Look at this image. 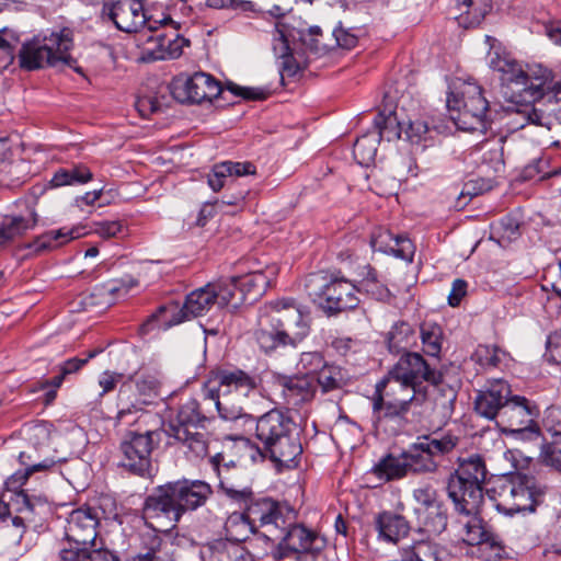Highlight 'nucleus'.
<instances>
[{
    "mask_svg": "<svg viewBox=\"0 0 561 561\" xmlns=\"http://www.w3.org/2000/svg\"><path fill=\"white\" fill-rule=\"evenodd\" d=\"M416 389L388 374L375 386L370 397L373 423L377 432L389 436L400 434L407 424V413L415 399Z\"/></svg>",
    "mask_w": 561,
    "mask_h": 561,
    "instance_id": "6",
    "label": "nucleus"
},
{
    "mask_svg": "<svg viewBox=\"0 0 561 561\" xmlns=\"http://www.w3.org/2000/svg\"><path fill=\"white\" fill-rule=\"evenodd\" d=\"M102 16L126 33L139 32L149 21L140 0H107L103 3Z\"/></svg>",
    "mask_w": 561,
    "mask_h": 561,
    "instance_id": "19",
    "label": "nucleus"
},
{
    "mask_svg": "<svg viewBox=\"0 0 561 561\" xmlns=\"http://www.w3.org/2000/svg\"><path fill=\"white\" fill-rule=\"evenodd\" d=\"M446 104L450 119L459 129L485 133L490 128L489 102L479 84L469 81L455 84Z\"/></svg>",
    "mask_w": 561,
    "mask_h": 561,
    "instance_id": "9",
    "label": "nucleus"
},
{
    "mask_svg": "<svg viewBox=\"0 0 561 561\" xmlns=\"http://www.w3.org/2000/svg\"><path fill=\"white\" fill-rule=\"evenodd\" d=\"M420 337L424 353L431 357L438 358L442 351V328L436 323L424 322L420 327Z\"/></svg>",
    "mask_w": 561,
    "mask_h": 561,
    "instance_id": "52",
    "label": "nucleus"
},
{
    "mask_svg": "<svg viewBox=\"0 0 561 561\" xmlns=\"http://www.w3.org/2000/svg\"><path fill=\"white\" fill-rule=\"evenodd\" d=\"M256 174V167L250 162L224 161L216 163L208 174V184L214 192L220 191L227 183V180L233 176H244Z\"/></svg>",
    "mask_w": 561,
    "mask_h": 561,
    "instance_id": "31",
    "label": "nucleus"
},
{
    "mask_svg": "<svg viewBox=\"0 0 561 561\" xmlns=\"http://www.w3.org/2000/svg\"><path fill=\"white\" fill-rule=\"evenodd\" d=\"M226 89L236 96H240L244 100L261 101L265 100L268 95L267 91L264 89L241 87L233 82H228Z\"/></svg>",
    "mask_w": 561,
    "mask_h": 561,
    "instance_id": "62",
    "label": "nucleus"
},
{
    "mask_svg": "<svg viewBox=\"0 0 561 561\" xmlns=\"http://www.w3.org/2000/svg\"><path fill=\"white\" fill-rule=\"evenodd\" d=\"M447 527V514L443 506H437L425 510L422 526L417 529L421 535H426L431 538L440 535Z\"/></svg>",
    "mask_w": 561,
    "mask_h": 561,
    "instance_id": "50",
    "label": "nucleus"
},
{
    "mask_svg": "<svg viewBox=\"0 0 561 561\" xmlns=\"http://www.w3.org/2000/svg\"><path fill=\"white\" fill-rule=\"evenodd\" d=\"M540 457L543 463L561 472V440L553 439L551 444L543 445Z\"/></svg>",
    "mask_w": 561,
    "mask_h": 561,
    "instance_id": "60",
    "label": "nucleus"
},
{
    "mask_svg": "<svg viewBox=\"0 0 561 561\" xmlns=\"http://www.w3.org/2000/svg\"><path fill=\"white\" fill-rule=\"evenodd\" d=\"M489 65L501 76L502 85L510 93L511 106L507 115L515 128L528 124L543 125L542 111L536 108V102L543 96V91L551 79V71L541 65L523 68L516 60L497 51L489 53Z\"/></svg>",
    "mask_w": 561,
    "mask_h": 561,
    "instance_id": "2",
    "label": "nucleus"
},
{
    "mask_svg": "<svg viewBox=\"0 0 561 561\" xmlns=\"http://www.w3.org/2000/svg\"><path fill=\"white\" fill-rule=\"evenodd\" d=\"M402 454L409 476L432 474L438 470L439 462L430 456L419 439Z\"/></svg>",
    "mask_w": 561,
    "mask_h": 561,
    "instance_id": "35",
    "label": "nucleus"
},
{
    "mask_svg": "<svg viewBox=\"0 0 561 561\" xmlns=\"http://www.w3.org/2000/svg\"><path fill=\"white\" fill-rule=\"evenodd\" d=\"M93 179V173L84 164H72L68 168H61L55 172L50 183L55 187L65 185H79L88 183Z\"/></svg>",
    "mask_w": 561,
    "mask_h": 561,
    "instance_id": "43",
    "label": "nucleus"
},
{
    "mask_svg": "<svg viewBox=\"0 0 561 561\" xmlns=\"http://www.w3.org/2000/svg\"><path fill=\"white\" fill-rule=\"evenodd\" d=\"M547 486L534 477L515 473L505 478L496 490L495 507L505 515L534 512L546 494Z\"/></svg>",
    "mask_w": 561,
    "mask_h": 561,
    "instance_id": "11",
    "label": "nucleus"
},
{
    "mask_svg": "<svg viewBox=\"0 0 561 561\" xmlns=\"http://www.w3.org/2000/svg\"><path fill=\"white\" fill-rule=\"evenodd\" d=\"M273 49L275 55L280 59L279 70L282 78H284L285 76H295L299 70V65L295 60L290 51L288 41L284 32L278 28V25H276L275 27Z\"/></svg>",
    "mask_w": 561,
    "mask_h": 561,
    "instance_id": "41",
    "label": "nucleus"
},
{
    "mask_svg": "<svg viewBox=\"0 0 561 561\" xmlns=\"http://www.w3.org/2000/svg\"><path fill=\"white\" fill-rule=\"evenodd\" d=\"M59 561H119V559L107 549L73 547L62 549Z\"/></svg>",
    "mask_w": 561,
    "mask_h": 561,
    "instance_id": "46",
    "label": "nucleus"
},
{
    "mask_svg": "<svg viewBox=\"0 0 561 561\" xmlns=\"http://www.w3.org/2000/svg\"><path fill=\"white\" fill-rule=\"evenodd\" d=\"M256 386L255 377L241 369H224L204 383L202 392L205 401H208L224 420H245L253 423L243 404Z\"/></svg>",
    "mask_w": 561,
    "mask_h": 561,
    "instance_id": "5",
    "label": "nucleus"
},
{
    "mask_svg": "<svg viewBox=\"0 0 561 561\" xmlns=\"http://www.w3.org/2000/svg\"><path fill=\"white\" fill-rule=\"evenodd\" d=\"M416 341V333L407 322L396 323L388 333L387 343L391 353L409 352Z\"/></svg>",
    "mask_w": 561,
    "mask_h": 561,
    "instance_id": "44",
    "label": "nucleus"
},
{
    "mask_svg": "<svg viewBox=\"0 0 561 561\" xmlns=\"http://www.w3.org/2000/svg\"><path fill=\"white\" fill-rule=\"evenodd\" d=\"M402 126L398 122L396 113L389 110V114L379 113L374 121V133L381 139L391 141L401 138Z\"/></svg>",
    "mask_w": 561,
    "mask_h": 561,
    "instance_id": "53",
    "label": "nucleus"
},
{
    "mask_svg": "<svg viewBox=\"0 0 561 561\" xmlns=\"http://www.w3.org/2000/svg\"><path fill=\"white\" fill-rule=\"evenodd\" d=\"M327 364L324 357L319 352H305L300 355L297 367L300 375L316 376Z\"/></svg>",
    "mask_w": 561,
    "mask_h": 561,
    "instance_id": "57",
    "label": "nucleus"
},
{
    "mask_svg": "<svg viewBox=\"0 0 561 561\" xmlns=\"http://www.w3.org/2000/svg\"><path fill=\"white\" fill-rule=\"evenodd\" d=\"M417 439L435 460L440 456L450 454L459 444V438L453 434H428L420 436Z\"/></svg>",
    "mask_w": 561,
    "mask_h": 561,
    "instance_id": "42",
    "label": "nucleus"
},
{
    "mask_svg": "<svg viewBox=\"0 0 561 561\" xmlns=\"http://www.w3.org/2000/svg\"><path fill=\"white\" fill-rule=\"evenodd\" d=\"M38 215L33 206H27L23 214L3 217L0 225V247H5L35 228Z\"/></svg>",
    "mask_w": 561,
    "mask_h": 561,
    "instance_id": "26",
    "label": "nucleus"
},
{
    "mask_svg": "<svg viewBox=\"0 0 561 561\" xmlns=\"http://www.w3.org/2000/svg\"><path fill=\"white\" fill-rule=\"evenodd\" d=\"M317 385L323 393L344 388L350 380L347 371L341 366L327 363L316 375Z\"/></svg>",
    "mask_w": 561,
    "mask_h": 561,
    "instance_id": "40",
    "label": "nucleus"
},
{
    "mask_svg": "<svg viewBox=\"0 0 561 561\" xmlns=\"http://www.w3.org/2000/svg\"><path fill=\"white\" fill-rule=\"evenodd\" d=\"M480 512L481 508L474 514H461L467 520H459L461 525L460 538L469 546H479L480 550L485 553L486 559L501 558L504 549L493 535L485 529Z\"/></svg>",
    "mask_w": 561,
    "mask_h": 561,
    "instance_id": "20",
    "label": "nucleus"
},
{
    "mask_svg": "<svg viewBox=\"0 0 561 561\" xmlns=\"http://www.w3.org/2000/svg\"><path fill=\"white\" fill-rule=\"evenodd\" d=\"M459 14L458 24L465 28L479 25L492 8V0H451Z\"/></svg>",
    "mask_w": 561,
    "mask_h": 561,
    "instance_id": "36",
    "label": "nucleus"
},
{
    "mask_svg": "<svg viewBox=\"0 0 561 561\" xmlns=\"http://www.w3.org/2000/svg\"><path fill=\"white\" fill-rule=\"evenodd\" d=\"M362 285L367 294L378 301L391 304L397 295L401 294V289H397L392 293L386 285L380 282L363 280Z\"/></svg>",
    "mask_w": 561,
    "mask_h": 561,
    "instance_id": "58",
    "label": "nucleus"
},
{
    "mask_svg": "<svg viewBox=\"0 0 561 561\" xmlns=\"http://www.w3.org/2000/svg\"><path fill=\"white\" fill-rule=\"evenodd\" d=\"M255 340L260 348L266 354L276 351L279 346L291 345V341H287L288 339L273 323L264 322V316L261 312Z\"/></svg>",
    "mask_w": 561,
    "mask_h": 561,
    "instance_id": "37",
    "label": "nucleus"
},
{
    "mask_svg": "<svg viewBox=\"0 0 561 561\" xmlns=\"http://www.w3.org/2000/svg\"><path fill=\"white\" fill-rule=\"evenodd\" d=\"M320 279L323 278L318 275H311L306 283V287L309 296L319 298V306L325 313L336 314L355 309L358 306V290L352 282L345 278H334L321 285L318 291L317 285Z\"/></svg>",
    "mask_w": 561,
    "mask_h": 561,
    "instance_id": "17",
    "label": "nucleus"
},
{
    "mask_svg": "<svg viewBox=\"0 0 561 561\" xmlns=\"http://www.w3.org/2000/svg\"><path fill=\"white\" fill-rule=\"evenodd\" d=\"M436 491L430 484L413 490V499L419 504L423 505L425 510L439 505L436 501Z\"/></svg>",
    "mask_w": 561,
    "mask_h": 561,
    "instance_id": "64",
    "label": "nucleus"
},
{
    "mask_svg": "<svg viewBox=\"0 0 561 561\" xmlns=\"http://www.w3.org/2000/svg\"><path fill=\"white\" fill-rule=\"evenodd\" d=\"M214 410L204 397L202 403L193 398L187 399L180 404L176 416L170 424L172 434L180 428L190 431L204 427L205 422L209 420L208 414Z\"/></svg>",
    "mask_w": 561,
    "mask_h": 561,
    "instance_id": "24",
    "label": "nucleus"
},
{
    "mask_svg": "<svg viewBox=\"0 0 561 561\" xmlns=\"http://www.w3.org/2000/svg\"><path fill=\"white\" fill-rule=\"evenodd\" d=\"M264 322L273 323L296 347L310 332L308 314L293 298L266 302L260 310Z\"/></svg>",
    "mask_w": 561,
    "mask_h": 561,
    "instance_id": "13",
    "label": "nucleus"
},
{
    "mask_svg": "<svg viewBox=\"0 0 561 561\" xmlns=\"http://www.w3.org/2000/svg\"><path fill=\"white\" fill-rule=\"evenodd\" d=\"M511 386L507 381L503 379L490 380L484 389L478 392L474 409L481 416L497 422L503 407L511 398Z\"/></svg>",
    "mask_w": 561,
    "mask_h": 561,
    "instance_id": "23",
    "label": "nucleus"
},
{
    "mask_svg": "<svg viewBox=\"0 0 561 561\" xmlns=\"http://www.w3.org/2000/svg\"><path fill=\"white\" fill-rule=\"evenodd\" d=\"M159 442L160 433L158 431L127 432L119 445L122 467L140 477L149 476L152 467L151 455Z\"/></svg>",
    "mask_w": 561,
    "mask_h": 561,
    "instance_id": "16",
    "label": "nucleus"
},
{
    "mask_svg": "<svg viewBox=\"0 0 561 561\" xmlns=\"http://www.w3.org/2000/svg\"><path fill=\"white\" fill-rule=\"evenodd\" d=\"M102 352L101 348H96L90 351L85 357H72L64 362L59 366L60 374L51 378L50 380H45L39 383V389L44 390L48 387L59 388L62 385L64 379L71 374L79 371L90 359L94 358L98 354Z\"/></svg>",
    "mask_w": 561,
    "mask_h": 561,
    "instance_id": "49",
    "label": "nucleus"
},
{
    "mask_svg": "<svg viewBox=\"0 0 561 561\" xmlns=\"http://www.w3.org/2000/svg\"><path fill=\"white\" fill-rule=\"evenodd\" d=\"M219 488L230 500L237 503L248 506L254 502L252 489L241 481L231 479L229 476L219 474Z\"/></svg>",
    "mask_w": 561,
    "mask_h": 561,
    "instance_id": "51",
    "label": "nucleus"
},
{
    "mask_svg": "<svg viewBox=\"0 0 561 561\" xmlns=\"http://www.w3.org/2000/svg\"><path fill=\"white\" fill-rule=\"evenodd\" d=\"M131 385H123L118 392L116 424L133 425L144 416V405L148 404L146 399L130 401Z\"/></svg>",
    "mask_w": 561,
    "mask_h": 561,
    "instance_id": "34",
    "label": "nucleus"
},
{
    "mask_svg": "<svg viewBox=\"0 0 561 561\" xmlns=\"http://www.w3.org/2000/svg\"><path fill=\"white\" fill-rule=\"evenodd\" d=\"M13 39V35L5 31L0 32V69L8 68L14 60L15 45L8 38Z\"/></svg>",
    "mask_w": 561,
    "mask_h": 561,
    "instance_id": "63",
    "label": "nucleus"
},
{
    "mask_svg": "<svg viewBox=\"0 0 561 561\" xmlns=\"http://www.w3.org/2000/svg\"><path fill=\"white\" fill-rule=\"evenodd\" d=\"M389 370L393 378L408 382L415 389L423 382L434 386L443 392L448 403H453L457 398L456 388L446 386L443 374L420 353L404 352Z\"/></svg>",
    "mask_w": 561,
    "mask_h": 561,
    "instance_id": "12",
    "label": "nucleus"
},
{
    "mask_svg": "<svg viewBox=\"0 0 561 561\" xmlns=\"http://www.w3.org/2000/svg\"><path fill=\"white\" fill-rule=\"evenodd\" d=\"M375 529L378 533L379 539L397 543L409 535L411 526L404 516L390 511H383L375 517Z\"/></svg>",
    "mask_w": 561,
    "mask_h": 561,
    "instance_id": "28",
    "label": "nucleus"
},
{
    "mask_svg": "<svg viewBox=\"0 0 561 561\" xmlns=\"http://www.w3.org/2000/svg\"><path fill=\"white\" fill-rule=\"evenodd\" d=\"M488 469L479 454L458 457L457 468L447 478V496L458 514H474L484 503Z\"/></svg>",
    "mask_w": 561,
    "mask_h": 561,
    "instance_id": "7",
    "label": "nucleus"
},
{
    "mask_svg": "<svg viewBox=\"0 0 561 561\" xmlns=\"http://www.w3.org/2000/svg\"><path fill=\"white\" fill-rule=\"evenodd\" d=\"M216 293L213 284L193 290L186 296L184 305L180 308L178 304L161 306L140 327L142 334L149 333L157 323L159 329L167 330L180 324L191 318L207 314L213 308H217Z\"/></svg>",
    "mask_w": 561,
    "mask_h": 561,
    "instance_id": "10",
    "label": "nucleus"
},
{
    "mask_svg": "<svg viewBox=\"0 0 561 561\" xmlns=\"http://www.w3.org/2000/svg\"><path fill=\"white\" fill-rule=\"evenodd\" d=\"M543 425L551 433L553 439L561 440V408L549 407L545 412Z\"/></svg>",
    "mask_w": 561,
    "mask_h": 561,
    "instance_id": "61",
    "label": "nucleus"
},
{
    "mask_svg": "<svg viewBox=\"0 0 561 561\" xmlns=\"http://www.w3.org/2000/svg\"><path fill=\"white\" fill-rule=\"evenodd\" d=\"M211 284L213 290L216 293L217 308L220 309L226 306L238 308L244 304V294H239L236 277Z\"/></svg>",
    "mask_w": 561,
    "mask_h": 561,
    "instance_id": "45",
    "label": "nucleus"
},
{
    "mask_svg": "<svg viewBox=\"0 0 561 561\" xmlns=\"http://www.w3.org/2000/svg\"><path fill=\"white\" fill-rule=\"evenodd\" d=\"M54 465L55 461L53 459H46L42 462L27 467L24 471L15 472L5 481L7 490L13 492L14 495L20 491H24L21 488L26 483L32 473L36 471L47 470L51 468Z\"/></svg>",
    "mask_w": 561,
    "mask_h": 561,
    "instance_id": "54",
    "label": "nucleus"
},
{
    "mask_svg": "<svg viewBox=\"0 0 561 561\" xmlns=\"http://www.w3.org/2000/svg\"><path fill=\"white\" fill-rule=\"evenodd\" d=\"M373 473L386 482L400 480L409 476L407 463L401 453L398 456L388 454L382 457L373 468Z\"/></svg>",
    "mask_w": 561,
    "mask_h": 561,
    "instance_id": "38",
    "label": "nucleus"
},
{
    "mask_svg": "<svg viewBox=\"0 0 561 561\" xmlns=\"http://www.w3.org/2000/svg\"><path fill=\"white\" fill-rule=\"evenodd\" d=\"M51 433L53 424L42 421L26 428V439L35 448H41L50 442Z\"/></svg>",
    "mask_w": 561,
    "mask_h": 561,
    "instance_id": "56",
    "label": "nucleus"
},
{
    "mask_svg": "<svg viewBox=\"0 0 561 561\" xmlns=\"http://www.w3.org/2000/svg\"><path fill=\"white\" fill-rule=\"evenodd\" d=\"M371 247L376 251L391 253L396 257L412 262L415 248L410 239L403 236H394L388 230H380L371 238Z\"/></svg>",
    "mask_w": 561,
    "mask_h": 561,
    "instance_id": "29",
    "label": "nucleus"
},
{
    "mask_svg": "<svg viewBox=\"0 0 561 561\" xmlns=\"http://www.w3.org/2000/svg\"><path fill=\"white\" fill-rule=\"evenodd\" d=\"M401 554L411 561H439L440 549L431 538H421L402 549Z\"/></svg>",
    "mask_w": 561,
    "mask_h": 561,
    "instance_id": "47",
    "label": "nucleus"
},
{
    "mask_svg": "<svg viewBox=\"0 0 561 561\" xmlns=\"http://www.w3.org/2000/svg\"><path fill=\"white\" fill-rule=\"evenodd\" d=\"M162 26L170 25L175 32L179 30L180 24L173 21L170 16H165L160 21H148L146 24L147 30H140L137 42L141 49L142 59L147 61L163 60L165 59V44L168 42V34L159 30L156 24Z\"/></svg>",
    "mask_w": 561,
    "mask_h": 561,
    "instance_id": "22",
    "label": "nucleus"
},
{
    "mask_svg": "<svg viewBox=\"0 0 561 561\" xmlns=\"http://www.w3.org/2000/svg\"><path fill=\"white\" fill-rule=\"evenodd\" d=\"M172 436L181 444L190 460L204 459L209 453L210 436L205 431L180 428Z\"/></svg>",
    "mask_w": 561,
    "mask_h": 561,
    "instance_id": "30",
    "label": "nucleus"
},
{
    "mask_svg": "<svg viewBox=\"0 0 561 561\" xmlns=\"http://www.w3.org/2000/svg\"><path fill=\"white\" fill-rule=\"evenodd\" d=\"M254 437L260 455L278 466L296 465L302 453L294 420L279 409H272L256 419Z\"/></svg>",
    "mask_w": 561,
    "mask_h": 561,
    "instance_id": "4",
    "label": "nucleus"
},
{
    "mask_svg": "<svg viewBox=\"0 0 561 561\" xmlns=\"http://www.w3.org/2000/svg\"><path fill=\"white\" fill-rule=\"evenodd\" d=\"M502 351L494 345H478L471 359L483 368H495L501 363Z\"/></svg>",
    "mask_w": 561,
    "mask_h": 561,
    "instance_id": "55",
    "label": "nucleus"
},
{
    "mask_svg": "<svg viewBox=\"0 0 561 561\" xmlns=\"http://www.w3.org/2000/svg\"><path fill=\"white\" fill-rule=\"evenodd\" d=\"M73 46L72 31L62 28L44 38L35 37L23 44L19 51L20 66L26 70H36L44 67H62L73 69L83 75L77 59L70 55Z\"/></svg>",
    "mask_w": 561,
    "mask_h": 561,
    "instance_id": "8",
    "label": "nucleus"
},
{
    "mask_svg": "<svg viewBox=\"0 0 561 561\" xmlns=\"http://www.w3.org/2000/svg\"><path fill=\"white\" fill-rule=\"evenodd\" d=\"M379 141L380 136L374 133V130H369L356 139L353 148V154L360 165L367 167L374 162Z\"/></svg>",
    "mask_w": 561,
    "mask_h": 561,
    "instance_id": "48",
    "label": "nucleus"
},
{
    "mask_svg": "<svg viewBox=\"0 0 561 561\" xmlns=\"http://www.w3.org/2000/svg\"><path fill=\"white\" fill-rule=\"evenodd\" d=\"M239 294H244V304H252L267 289L270 279L261 272H253L236 277Z\"/></svg>",
    "mask_w": 561,
    "mask_h": 561,
    "instance_id": "39",
    "label": "nucleus"
},
{
    "mask_svg": "<svg viewBox=\"0 0 561 561\" xmlns=\"http://www.w3.org/2000/svg\"><path fill=\"white\" fill-rule=\"evenodd\" d=\"M282 396L287 404L299 407L313 399L317 392L314 378L308 375H294L279 379Z\"/></svg>",
    "mask_w": 561,
    "mask_h": 561,
    "instance_id": "27",
    "label": "nucleus"
},
{
    "mask_svg": "<svg viewBox=\"0 0 561 561\" xmlns=\"http://www.w3.org/2000/svg\"><path fill=\"white\" fill-rule=\"evenodd\" d=\"M211 495L210 484L198 479L184 478L154 488L144 502L142 518L148 529L139 534L137 550L160 552V533L175 527L186 513L203 507Z\"/></svg>",
    "mask_w": 561,
    "mask_h": 561,
    "instance_id": "1",
    "label": "nucleus"
},
{
    "mask_svg": "<svg viewBox=\"0 0 561 561\" xmlns=\"http://www.w3.org/2000/svg\"><path fill=\"white\" fill-rule=\"evenodd\" d=\"M293 508L276 502L270 528L263 537L277 543V558L295 561H317L325 547V541L314 531L295 523Z\"/></svg>",
    "mask_w": 561,
    "mask_h": 561,
    "instance_id": "3",
    "label": "nucleus"
},
{
    "mask_svg": "<svg viewBox=\"0 0 561 561\" xmlns=\"http://www.w3.org/2000/svg\"><path fill=\"white\" fill-rule=\"evenodd\" d=\"M203 561H254L252 556L240 545L229 539L209 542L203 552Z\"/></svg>",
    "mask_w": 561,
    "mask_h": 561,
    "instance_id": "32",
    "label": "nucleus"
},
{
    "mask_svg": "<svg viewBox=\"0 0 561 561\" xmlns=\"http://www.w3.org/2000/svg\"><path fill=\"white\" fill-rule=\"evenodd\" d=\"M99 524L100 517L96 508L85 506L73 510L67 518L66 538L77 547L94 545Z\"/></svg>",
    "mask_w": 561,
    "mask_h": 561,
    "instance_id": "21",
    "label": "nucleus"
},
{
    "mask_svg": "<svg viewBox=\"0 0 561 561\" xmlns=\"http://www.w3.org/2000/svg\"><path fill=\"white\" fill-rule=\"evenodd\" d=\"M276 501L263 497L250 503L244 512H234L226 520L225 530L231 541L240 543L249 534H256L259 528L267 530Z\"/></svg>",
    "mask_w": 561,
    "mask_h": 561,
    "instance_id": "15",
    "label": "nucleus"
},
{
    "mask_svg": "<svg viewBox=\"0 0 561 561\" xmlns=\"http://www.w3.org/2000/svg\"><path fill=\"white\" fill-rule=\"evenodd\" d=\"M135 387L138 393L137 399H146L148 403L150 398L159 396L160 382L153 376H140L136 380Z\"/></svg>",
    "mask_w": 561,
    "mask_h": 561,
    "instance_id": "59",
    "label": "nucleus"
},
{
    "mask_svg": "<svg viewBox=\"0 0 561 561\" xmlns=\"http://www.w3.org/2000/svg\"><path fill=\"white\" fill-rule=\"evenodd\" d=\"M85 232L81 227L67 228L62 227L58 230L47 231L37 237L33 242L26 244V249L33 250L39 254L66 244L67 242L84 236Z\"/></svg>",
    "mask_w": 561,
    "mask_h": 561,
    "instance_id": "33",
    "label": "nucleus"
},
{
    "mask_svg": "<svg viewBox=\"0 0 561 561\" xmlns=\"http://www.w3.org/2000/svg\"><path fill=\"white\" fill-rule=\"evenodd\" d=\"M12 504L21 516L12 518L14 527L20 529L21 538L26 530V523H33L34 516L41 514L47 507L48 500L43 493H30L28 491H20L12 496Z\"/></svg>",
    "mask_w": 561,
    "mask_h": 561,
    "instance_id": "25",
    "label": "nucleus"
},
{
    "mask_svg": "<svg viewBox=\"0 0 561 561\" xmlns=\"http://www.w3.org/2000/svg\"><path fill=\"white\" fill-rule=\"evenodd\" d=\"M538 415L539 409L535 402L511 394L496 424L502 433L523 440H536L540 437V428L536 422Z\"/></svg>",
    "mask_w": 561,
    "mask_h": 561,
    "instance_id": "14",
    "label": "nucleus"
},
{
    "mask_svg": "<svg viewBox=\"0 0 561 561\" xmlns=\"http://www.w3.org/2000/svg\"><path fill=\"white\" fill-rule=\"evenodd\" d=\"M224 88L210 75L196 72L192 77L180 76L172 80L170 93L180 103H202L220 95Z\"/></svg>",
    "mask_w": 561,
    "mask_h": 561,
    "instance_id": "18",
    "label": "nucleus"
}]
</instances>
